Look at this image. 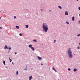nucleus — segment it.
Listing matches in <instances>:
<instances>
[{
  "label": "nucleus",
  "instance_id": "obj_1",
  "mask_svg": "<svg viewBox=\"0 0 80 80\" xmlns=\"http://www.w3.org/2000/svg\"><path fill=\"white\" fill-rule=\"evenodd\" d=\"M43 31L45 33H47L48 29V24L46 23H44L42 24V27Z\"/></svg>",
  "mask_w": 80,
  "mask_h": 80
},
{
  "label": "nucleus",
  "instance_id": "obj_2",
  "mask_svg": "<svg viewBox=\"0 0 80 80\" xmlns=\"http://www.w3.org/2000/svg\"><path fill=\"white\" fill-rule=\"evenodd\" d=\"M68 55L69 58H72L73 57L72 52V49L70 48H69L68 50Z\"/></svg>",
  "mask_w": 80,
  "mask_h": 80
},
{
  "label": "nucleus",
  "instance_id": "obj_3",
  "mask_svg": "<svg viewBox=\"0 0 80 80\" xmlns=\"http://www.w3.org/2000/svg\"><path fill=\"white\" fill-rule=\"evenodd\" d=\"M38 58L39 60H43V58H42L40 57L39 56H38Z\"/></svg>",
  "mask_w": 80,
  "mask_h": 80
},
{
  "label": "nucleus",
  "instance_id": "obj_4",
  "mask_svg": "<svg viewBox=\"0 0 80 80\" xmlns=\"http://www.w3.org/2000/svg\"><path fill=\"white\" fill-rule=\"evenodd\" d=\"M65 15H68V12L67 11H66L65 12Z\"/></svg>",
  "mask_w": 80,
  "mask_h": 80
},
{
  "label": "nucleus",
  "instance_id": "obj_5",
  "mask_svg": "<svg viewBox=\"0 0 80 80\" xmlns=\"http://www.w3.org/2000/svg\"><path fill=\"white\" fill-rule=\"evenodd\" d=\"M32 75H31L29 77V80H32Z\"/></svg>",
  "mask_w": 80,
  "mask_h": 80
},
{
  "label": "nucleus",
  "instance_id": "obj_6",
  "mask_svg": "<svg viewBox=\"0 0 80 80\" xmlns=\"http://www.w3.org/2000/svg\"><path fill=\"white\" fill-rule=\"evenodd\" d=\"M32 47V44H30V45H29V46H28V47L29 48H31Z\"/></svg>",
  "mask_w": 80,
  "mask_h": 80
},
{
  "label": "nucleus",
  "instance_id": "obj_7",
  "mask_svg": "<svg viewBox=\"0 0 80 80\" xmlns=\"http://www.w3.org/2000/svg\"><path fill=\"white\" fill-rule=\"evenodd\" d=\"M72 21H74V20H75V17L74 16L72 17Z\"/></svg>",
  "mask_w": 80,
  "mask_h": 80
},
{
  "label": "nucleus",
  "instance_id": "obj_8",
  "mask_svg": "<svg viewBox=\"0 0 80 80\" xmlns=\"http://www.w3.org/2000/svg\"><path fill=\"white\" fill-rule=\"evenodd\" d=\"M31 48V49H32L33 51H35V49L34 48H33V47H32Z\"/></svg>",
  "mask_w": 80,
  "mask_h": 80
},
{
  "label": "nucleus",
  "instance_id": "obj_9",
  "mask_svg": "<svg viewBox=\"0 0 80 80\" xmlns=\"http://www.w3.org/2000/svg\"><path fill=\"white\" fill-rule=\"evenodd\" d=\"M7 46L6 45H5L4 47V49H7Z\"/></svg>",
  "mask_w": 80,
  "mask_h": 80
},
{
  "label": "nucleus",
  "instance_id": "obj_10",
  "mask_svg": "<svg viewBox=\"0 0 80 80\" xmlns=\"http://www.w3.org/2000/svg\"><path fill=\"white\" fill-rule=\"evenodd\" d=\"M16 28H17V29H18L19 28V26H16Z\"/></svg>",
  "mask_w": 80,
  "mask_h": 80
},
{
  "label": "nucleus",
  "instance_id": "obj_11",
  "mask_svg": "<svg viewBox=\"0 0 80 80\" xmlns=\"http://www.w3.org/2000/svg\"><path fill=\"white\" fill-rule=\"evenodd\" d=\"M77 69H76V68H74V70H73L74 72H77Z\"/></svg>",
  "mask_w": 80,
  "mask_h": 80
},
{
  "label": "nucleus",
  "instance_id": "obj_12",
  "mask_svg": "<svg viewBox=\"0 0 80 80\" xmlns=\"http://www.w3.org/2000/svg\"><path fill=\"white\" fill-rule=\"evenodd\" d=\"M25 27H26V28H28V25H25Z\"/></svg>",
  "mask_w": 80,
  "mask_h": 80
},
{
  "label": "nucleus",
  "instance_id": "obj_13",
  "mask_svg": "<svg viewBox=\"0 0 80 80\" xmlns=\"http://www.w3.org/2000/svg\"><path fill=\"white\" fill-rule=\"evenodd\" d=\"M27 70V66H26V67L25 68V69L24 70Z\"/></svg>",
  "mask_w": 80,
  "mask_h": 80
},
{
  "label": "nucleus",
  "instance_id": "obj_14",
  "mask_svg": "<svg viewBox=\"0 0 80 80\" xmlns=\"http://www.w3.org/2000/svg\"><path fill=\"white\" fill-rule=\"evenodd\" d=\"M58 7L60 8V9H62V7L60 6H58Z\"/></svg>",
  "mask_w": 80,
  "mask_h": 80
},
{
  "label": "nucleus",
  "instance_id": "obj_15",
  "mask_svg": "<svg viewBox=\"0 0 80 80\" xmlns=\"http://www.w3.org/2000/svg\"><path fill=\"white\" fill-rule=\"evenodd\" d=\"M9 60H10V62H11L12 61V59H10V58H9Z\"/></svg>",
  "mask_w": 80,
  "mask_h": 80
},
{
  "label": "nucleus",
  "instance_id": "obj_16",
  "mask_svg": "<svg viewBox=\"0 0 80 80\" xmlns=\"http://www.w3.org/2000/svg\"><path fill=\"white\" fill-rule=\"evenodd\" d=\"M33 42H37V40L36 39H34L33 40Z\"/></svg>",
  "mask_w": 80,
  "mask_h": 80
},
{
  "label": "nucleus",
  "instance_id": "obj_17",
  "mask_svg": "<svg viewBox=\"0 0 80 80\" xmlns=\"http://www.w3.org/2000/svg\"><path fill=\"white\" fill-rule=\"evenodd\" d=\"M18 71H17L16 73L17 75H18Z\"/></svg>",
  "mask_w": 80,
  "mask_h": 80
},
{
  "label": "nucleus",
  "instance_id": "obj_18",
  "mask_svg": "<svg viewBox=\"0 0 80 80\" xmlns=\"http://www.w3.org/2000/svg\"><path fill=\"white\" fill-rule=\"evenodd\" d=\"M3 63L4 65H5V61H3Z\"/></svg>",
  "mask_w": 80,
  "mask_h": 80
},
{
  "label": "nucleus",
  "instance_id": "obj_19",
  "mask_svg": "<svg viewBox=\"0 0 80 80\" xmlns=\"http://www.w3.org/2000/svg\"><path fill=\"white\" fill-rule=\"evenodd\" d=\"M66 23H67V24H68V25L69 24V22H68V21H67L66 22Z\"/></svg>",
  "mask_w": 80,
  "mask_h": 80
},
{
  "label": "nucleus",
  "instance_id": "obj_20",
  "mask_svg": "<svg viewBox=\"0 0 80 80\" xmlns=\"http://www.w3.org/2000/svg\"><path fill=\"white\" fill-rule=\"evenodd\" d=\"M52 70H55V68L53 67V66L52 67Z\"/></svg>",
  "mask_w": 80,
  "mask_h": 80
},
{
  "label": "nucleus",
  "instance_id": "obj_21",
  "mask_svg": "<svg viewBox=\"0 0 80 80\" xmlns=\"http://www.w3.org/2000/svg\"><path fill=\"white\" fill-rule=\"evenodd\" d=\"M80 36V34H78V35H77V37H79Z\"/></svg>",
  "mask_w": 80,
  "mask_h": 80
},
{
  "label": "nucleus",
  "instance_id": "obj_22",
  "mask_svg": "<svg viewBox=\"0 0 80 80\" xmlns=\"http://www.w3.org/2000/svg\"><path fill=\"white\" fill-rule=\"evenodd\" d=\"M78 49H80V46H78L77 47Z\"/></svg>",
  "mask_w": 80,
  "mask_h": 80
},
{
  "label": "nucleus",
  "instance_id": "obj_23",
  "mask_svg": "<svg viewBox=\"0 0 80 80\" xmlns=\"http://www.w3.org/2000/svg\"><path fill=\"white\" fill-rule=\"evenodd\" d=\"M19 35H20V36H22V34L21 33H20L19 34Z\"/></svg>",
  "mask_w": 80,
  "mask_h": 80
},
{
  "label": "nucleus",
  "instance_id": "obj_24",
  "mask_svg": "<svg viewBox=\"0 0 80 80\" xmlns=\"http://www.w3.org/2000/svg\"><path fill=\"white\" fill-rule=\"evenodd\" d=\"M9 49L10 51V50H11V47H9Z\"/></svg>",
  "mask_w": 80,
  "mask_h": 80
},
{
  "label": "nucleus",
  "instance_id": "obj_25",
  "mask_svg": "<svg viewBox=\"0 0 80 80\" xmlns=\"http://www.w3.org/2000/svg\"><path fill=\"white\" fill-rule=\"evenodd\" d=\"M68 70H69V71H70L71 70V69L70 68H68Z\"/></svg>",
  "mask_w": 80,
  "mask_h": 80
},
{
  "label": "nucleus",
  "instance_id": "obj_26",
  "mask_svg": "<svg viewBox=\"0 0 80 80\" xmlns=\"http://www.w3.org/2000/svg\"><path fill=\"white\" fill-rule=\"evenodd\" d=\"M56 40H54V43H55V42H56Z\"/></svg>",
  "mask_w": 80,
  "mask_h": 80
},
{
  "label": "nucleus",
  "instance_id": "obj_27",
  "mask_svg": "<svg viewBox=\"0 0 80 80\" xmlns=\"http://www.w3.org/2000/svg\"><path fill=\"white\" fill-rule=\"evenodd\" d=\"M54 71H55V72H57V71L56 70V69H55V70H54Z\"/></svg>",
  "mask_w": 80,
  "mask_h": 80
},
{
  "label": "nucleus",
  "instance_id": "obj_28",
  "mask_svg": "<svg viewBox=\"0 0 80 80\" xmlns=\"http://www.w3.org/2000/svg\"><path fill=\"white\" fill-rule=\"evenodd\" d=\"M15 18H16V16H14V19H15Z\"/></svg>",
  "mask_w": 80,
  "mask_h": 80
},
{
  "label": "nucleus",
  "instance_id": "obj_29",
  "mask_svg": "<svg viewBox=\"0 0 80 80\" xmlns=\"http://www.w3.org/2000/svg\"><path fill=\"white\" fill-rule=\"evenodd\" d=\"M8 48H9V47H7V48L6 49H7L8 50Z\"/></svg>",
  "mask_w": 80,
  "mask_h": 80
},
{
  "label": "nucleus",
  "instance_id": "obj_30",
  "mask_svg": "<svg viewBox=\"0 0 80 80\" xmlns=\"http://www.w3.org/2000/svg\"><path fill=\"white\" fill-rule=\"evenodd\" d=\"M2 27H0V30H1V29H2Z\"/></svg>",
  "mask_w": 80,
  "mask_h": 80
},
{
  "label": "nucleus",
  "instance_id": "obj_31",
  "mask_svg": "<svg viewBox=\"0 0 80 80\" xmlns=\"http://www.w3.org/2000/svg\"><path fill=\"white\" fill-rule=\"evenodd\" d=\"M78 8L79 10H80V7H79Z\"/></svg>",
  "mask_w": 80,
  "mask_h": 80
},
{
  "label": "nucleus",
  "instance_id": "obj_32",
  "mask_svg": "<svg viewBox=\"0 0 80 80\" xmlns=\"http://www.w3.org/2000/svg\"><path fill=\"white\" fill-rule=\"evenodd\" d=\"M17 52H15V55H17Z\"/></svg>",
  "mask_w": 80,
  "mask_h": 80
},
{
  "label": "nucleus",
  "instance_id": "obj_33",
  "mask_svg": "<svg viewBox=\"0 0 80 80\" xmlns=\"http://www.w3.org/2000/svg\"><path fill=\"white\" fill-rule=\"evenodd\" d=\"M40 10H41V11H42V12H43V10H42V9H41Z\"/></svg>",
  "mask_w": 80,
  "mask_h": 80
},
{
  "label": "nucleus",
  "instance_id": "obj_34",
  "mask_svg": "<svg viewBox=\"0 0 80 80\" xmlns=\"http://www.w3.org/2000/svg\"><path fill=\"white\" fill-rule=\"evenodd\" d=\"M41 66L43 65V64L42 63L41 64Z\"/></svg>",
  "mask_w": 80,
  "mask_h": 80
},
{
  "label": "nucleus",
  "instance_id": "obj_35",
  "mask_svg": "<svg viewBox=\"0 0 80 80\" xmlns=\"http://www.w3.org/2000/svg\"><path fill=\"white\" fill-rule=\"evenodd\" d=\"M36 14H37V15H38V13H36Z\"/></svg>",
  "mask_w": 80,
  "mask_h": 80
},
{
  "label": "nucleus",
  "instance_id": "obj_36",
  "mask_svg": "<svg viewBox=\"0 0 80 80\" xmlns=\"http://www.w3.org/2000/svg\"><path fill=\"white\" fill-rule=\"evenodd\" d=\"M2 17H1V18H0V19H1V18H2Z\"/></svg>",
  "mask_w": 80,
  "mask_h": 80
},
{
  "label": "nucleus",
  "instance_id": "obj_37",
  "mask_svg": "<svg viewBox=\"0 0 80 80\" xmlns=\"http://www.w3.org/2000/svg\"><path fill=\"white\" fill-rule=\"evenodd\" d=\"M12 64L13 65V62H12Z\"/></svg>",
  "mask_w": 80,
  "mask_h": 80
},
{
  "label": "nucleus",
  "instance_id": "obj_38",
  "mask_svg": "<svg viewBox=\"0 0 80 80\" xmlns=\"http://www.w3.org/2000/svg\"><path fill=\"white\" fill-rule=\"evenodd\" d=\"M49 11H50V12H52V11L50 10H49Z\"/></svg>",
  "mask_w": 80,
  "mask_h": 80
},
{
  "label": "nucleus",
  "instance_id": "obj_39",
  "mask_svg": "<svg viewBox=\"0 0 80 80\" xmlns=\"http://www.w3.org/2000/svg\"><path fill=\"white\" fill-rule=\"evenodd\" d=\"M79 22L80 23V21H79Z\"/></svg>",
  "mask_w": 80,
  "mask_h": 80
},
{
  "label": "nucleus",
  "instance_id": "obj_40",
  "mask_svg": "<svg viewBox=\"0 0 80 80\" xmlns=\"http://www.w3.org/2000/svg\"><path fill=\"white\" fill-rule=\"evenodd\" d=\"M79 45L80 46V42L79 43Z\"/></svg>",
  "mask_w": 80,
  "mask_h": 80
},
{
  "label": "nucleus",
  "instance_id": "obj_41",
  "mask_svg": "<svg viewBox=\"0 0 80 80\" xmlns=\"http://www.w3.org/2000/svg\"><path fill=\"white\" fill-rule=\"evenodd\" d=\"M6 68H7V67H6Z\"/></svg>",
  "mask_w": 80,
  "mask_h": 80
},
{
  "label": "nucleus",
  "instance_id": "obj_42",
  "mask_svg": "<svg viewBox=\"0 0 80 80\" xmlns=\"http://www.w3.org/2000/svg\"><path fill=\"white\" fill-rule=\"evenodd\" d=\"M79 0H77V1H78Z\"/></svg>",
  "mask_w": 80,
  "mask_h": 80
},
{
  "label": "nucleus",
  "instance_id": "obj_43",
  "mask_svg": "<svg viewBox=\"0 0 80 80\" xmlns=\"http://www.w3.org/2000/svg\"><path fill=\"white\" fill-rule=\"evenodd\" d=\"M9 51H8V53H9Z\"/></svg>",
  "mask_w": 80,
  "mask_h": 80
},
{
  "label": "nucleus",
  "instance_id": "obj_44",
  "mask_svg": "<svg viewBox=\"0 0 80 80\" xmlns=\"http://www.w3.org/2000/svg\"><path fill=\"white\" fill-rule=\"evenodd\" d=\"M0 12H1V11H0Z\"/></svg>",
  "mask_w": 80,
  "mask_h": 80
},
{
  "label": "nucleus",
  "instance_id": "obj_45",
  "mask_svg": "<svg viewBox=\"0 0 80 80\" xmlns=\"http://www.w3.org/2000/svg\"><path fill=\"white\" fill-rule=\"evenodd\" d=\"M58 80H59V79H58Z\"/></svg>",
  "mask_w": 80,
  "mask_h": 80
},
{
  "label": "nucleus",
  "instance_id": "obj_46",
  "mask_svg": "<svg viewBox=\"0 0 80 80\" xmlns=\"http://www.w3.org/2000/svg\"><path fill=\"white\" fill-rule=\"evenodd\" d=\"M74 55H75V54Z\"/></svg>",
  "mask_w": 80,
  "mask_h": 80
},
{
  "label": "nucleus",
  "instance_id": "obj_47",
  "mask_svg": "<svg viewBox=\"0 0 80 80\" xmlns=\"http://www.w3.org/2000/svg\"><path fill=\"white\" fill-rule=\"evenodd\" d=\"M9 80H11V79H10Z\"/></svg>",
  "mask_w": 80,
  "mask_h": 80
}]
</instances>
